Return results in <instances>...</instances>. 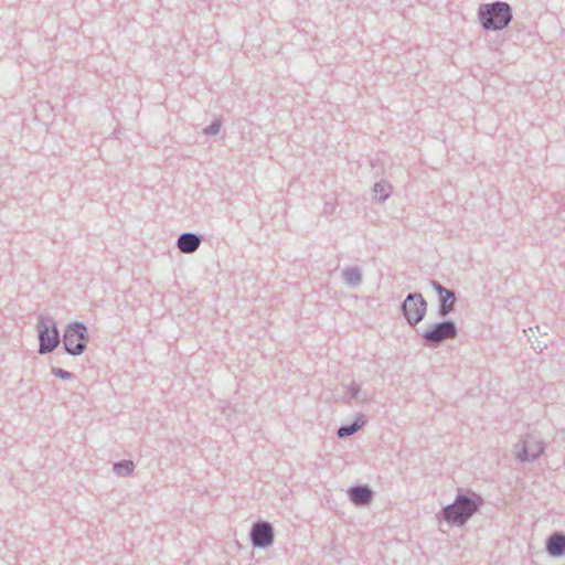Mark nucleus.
Returning a JSON list of instances; mask_svg holds the SVG:
<instances>
[{"label": "nucleus", "instance_id": "3", "mask_svg": "<svg viewBox=\"0 0 565 565\" xmlns=\"http://www.w3.org/2000/svg\"><path fill=\"white\" fill-rule=\"evenodd\" d=\"M86 343V329L79 323H74L68 327L64 334V345L72 354L81 353Z\"/></svg>", "mask_w": 565, "mask_h": 565}, {"label": "nucleus", "instance_id": "1", "mask_svg": "<svg viewBox=\"0 0 565 565\" xmlns=\"http://www.w3.org/2000/svg\"><path fill=\"white\" fill-rule=\"evenodd\" d=\"M480 18L486 29H502L511 20L510 8L507 3L487 4L480 10Z\"/></svg>", "mask_w": 565, "mask_h": 565}, {"label": "nucleus", "instance_id": "17", "mask_svg": "<svg viewBox=\"0 0 565 565\" xmlns=\"http://www.w3.org/2000/svg\"><path fill=\"white\" fill-rule=\"evenodd\" d=\"M218 129H220V125L217 124V125H213V126H211L210 131H211L212 134H215V132H217V131H218Z\"/></svg>", "mask_w": 565, "mask_h": 565}, {"label": "nucleus", "instance_id": "10", "mask_svg": "<svg viewBox=\"0 0 565 565\" xmlns=\"http://www.w3.org/2000/svg\"><path fill=\"white\" fill-rule=\"evenodd\" d=\"M547 551L554 556L565 553V536L561 534L551 536L547 543Z\"/></svg>", "mask_w": 565, "mask_h": 565}, {"label": "nucleus", "instance_id": "2", "mask_svg": "<svg viewBox=\"0 0 565 565\" xmlns=\"http://www.w3.org/2000/svg\"><path fill=\"white\" fill-rule=\"evenodd\" d=\"M476 509L477 504L472 500L460 497L454 504L445 509V518L450 524L461 525Z\"/></svg>", "mask_w": 565, "mask_h": 565}, {"label": "nucleus", "instance_id": "6", "mask_svg": "<svg viewBox=\"0 0 565 565\" xmlns=\"http://www.w3.org/2000/svg\"><path fill=\"white\" fill-rule=\"evenodd\" d=\"M456 335V327L452 322H443L426 331L425 339L433 342H440Z\"/></svg>", "mask_w": 565, "mask_h": 565}, {"label": "nucleus", "instance_id": "7", "mask_svg": "<svg viewBox=\"0 0 565 565\" xmlns=\"http://www.w3.org/2000/svg\"><path fill=\"white\" fill-rule=\"evenodd\" d=\"M252 539L257 546H268L273 542V530L267 523L256 524L252 532Z\"/></svg>", "mask_w": 565, "mask_h": 565}, {"label": "nucleus", "instance_id": "5", "mask_svg": "<svg viewBox=\"0 0 565 565\" xmlns=\"http://www.w3.org/2000/svg\"><path fill=\"white\" fill-rule=\"evenodd\" d=\"M40 332V352H51L58 344V332L54 326L49 327L45 323L39 324Z\"/></svg>", "mask_w": 565, "mask_h": 565}, {"label": "nucleus", "instance_id": "14", "mask_svg": "<svg viewBox=\"0 0 565 565\" xmlns=\"http://www.w3.org/2000/svg\"><path fill=\"white\" fill-rule=\"evenodd\" d=\"M134 463L131 461H127L126 463L116 465L115 469L118 475H122L124 470L129 473L132 471Z\"/></svg>", "mask_w": 565, "mask_h": 565}, {"label": "nucleus", "instance_id": "8", "mask_svg": "<svg viewBox=\"0 0 565 565\" xmlns=\"http://www.w3.org/2000/svg\"><path fill=\"white\" fill-rule=\"evenodd\" d=\"M436 290L438 291L441 300V308H440V315L446 316L448 315L455 305V295L448 290L441 287L440 285H435Z\"/></svg>", "mask_w": 565, "mask_h": 565}, {"label": "nucleus", "instance_id": "9", "mask_svg": "<svg viewBox=\"0 0 565 565\" xmlns=\"http://www.w3.org/2000/svg\"><path fill=\"white\" fill-rule=\"evenodd\" d=\"M200 245V239L193 234H183L178 241V247L183 253H192Z\"/></svg>", "mask_w": 565, "mask_h": 565}, {"label": "nucleus", "instance_id": "11", "mask_svg": "<svg viewBox=\"0 0 565 565\" xmlns=\"http://www.w3.org/2000/svg\"><path fill=\"white\" fill-rule=\"evenodd\" d=\"M543 452V448L539 443H526L523 455H519L521 459H533L536 458L540 454Z\"/></svg>", "mask_w": 565, "mask_h": 565}, {"label": "nucleus", "instance_id": "16", "mask_svg": "<svg viewBox=\"0 0 565 565\" xmlns=\"http://www.w3.org/2000/svg\"><path fill=\"white\" fill-rule=\"evenodd\" d=\"M53 374L57 377H61L63 380H68L71 377V374L67 371L55 369L53 370Z\"/></svg>", "mask_w": 565, "mask_h": 565}, {"label": "nucleus", "instance_id": "4", "mask_svg": "<svg viewBox=\"0 0 565 565\" xmlns=\"http://www.w3.org/2000/svg\"><path fill=\"white\" fill-rule=\"evenodd\" d=\"M403 311L411 324L418 323L426 311V302L422 296L409 295L403 303Z\"/></svg>", "mask_w": 565, "mask_h": 565}, {"label": "nucleus", "instance_id": "15", "mask_svg": "<svg viewBox=\"0 0 565 565\" xmlns=\"http://www.w3.org/2000/svg\"><path fill=\"white\" fill-rule=\"evenodd\" d=\"M388 190H390V186H387L386 184H380V183L376 184L375 189H374L375 192H379V191L381 192V194H382L381 198L387 196Z\"/></svg>", "mask_w": 565, "mask_h": 565}, {"label": "nucleus", "instance_id": "13", "mask_svg": "<svg viewBox=\"0 0 565 565\" xmlns=\"http://www.w3.org/2000/svg\"><path fill=\"white\" fill-rule=\"evenodd\" d=\"M363 425V422H360V420H356L353 425L351 426H344V427H341L338 431V435L340 437H345V436H349L353 433H355L358 429H360Z\"/></svg>", "mask_w": 565, "mask_h": 565}, {"label": "nucleus", "instance_id": "12", "mask_svg": "<svg viewBox=\"0 0 565 565\" xmlns=\"http://www.w3.org/2000/svg\"><path fill=\"white\" fill-rule=\"evenodd\" d=\"M351 498L358 504H365L371 500V491L366 488H355L351 491Z\"/></svg>", "mask_w": 565, "mask_h": 565}]
</instances>
